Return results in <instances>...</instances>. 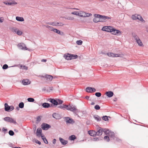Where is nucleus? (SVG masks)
Here are the masks:
<instances>
[{
    "instance_id": "obj_30",
    "label": "nucleus",
    "mask_w": 148,
    "mask_h": 148,
    "mask_svg": "<svg viewBox=\"0 0 148 148\" xmlns=\"http://www.w3.org/2000/svg\"><path fill=\"white\" fill-rule=\"evenodd\" d=\"M94 117L95 119L96 120L98 121H100L101 120V118L98 115H95L94 116Z\"/></svg>"
},
{
    "instance_id": "obj_51",
    "label": "nucleus",
    "mask_w": 148,
    "mask_h": 148,
    "mask_svg": "<svg viewBox=\"0 0 148 148\" xmlns=\"http://www.w3.org/2000/svg\"><path fill=\"white\" fill-rule=\"evenodd\" d=\"M8 68V65L6 64H4L3 67H2V68L4 69H7Z\"/></svg>"
},
{
    "instance_id": "obj_46",
    "label": "nucleus",
    "mask_w": 148,
    "mask_h": 148,
    "mask_svg": "<svg viewBox=\"0 0 148 148\" xmlns=\"http://www.w3.org/2000/svg\"><path fill=\"white\" fill-rule=\"evenodd\" d=\"M48 24L53 26H56V22L48 23Z\"/></svg>"
},
{
    "instance_id": "obj_53",
    "label": "nucleus",
    "mask_w": 148,
    "mask_h": 148,
    "mask_svg": "<svg viewBox=\"0 0 148 148\" xmlns=\"http://www.w3.org/2000/svg\"><path fill=\"white\" fill-rule=\"evenodd\" d=\"M41 120L40 117V116H38L37 118L36 121L38 122H39Z\"/></svg>"
},
{
    "instance_id": "obj_62",
    "label": "nucleus",
    "mask_w": 148,
    "mask_h": 148,
    "mask_svg": "<svg viewBox=\"0 0 148 148\" xmlns=\"http://www.w3.org/2000/svg\"><path fill=\"white\" fill-rule=\"evenodd\" d=\"M117 100V99L116 98H114L113 99V100L114 101H116Z\"/></svg>"
},
{
    "instance_id": "obj_45",
    "label": "nucleus",
    "mask_w": 148,
    "mask_h": 148,
    "mask_svg": "<svg viewBox=\"0 0 148 148\" xmlns=\"http://www.w3.org/2000/svg\"><path fill=\"white\" fill-rule=\"evenodd\" d=\"M104 140H105L108 142L110 140L109 137H108L107 136H105L104 138Z\"/></svg>"
},
{
    "instance_id": "obj_17",
    "label": "nucleus",
    "mask_w": 148,
    "mask_h": 148,
    "mask_svg": "<svg viewBox=\"0 0 148 148\" xmlns=\"http://www.w3.org/2000/svg\"><path fill=\"white\" fill-rule=\"evenodd\" d=\"M42 130L40 128L37 129L36 132V134L37 136H40L42 134Z\"/></svg>"
},
{
    "instance_id": "obj_9",
    "label": "nucleus",
    "mask_w": 148,
    "mask_h": 148,
    "mask_svg": "<svg viewBox=\"0 0 148 148\" xmlns=\"http://www.w3.org/2000/svg\"><path fill=\"white\" fill-rule=\"evenodd\" d=\"M86 91L89 93L93 92H95L96 89L94 88L88 87L86 88Z\"/></svg>"
},
{
    "instance_id": "obj_32",
    "label": "nucleus",
    "mask_w": 148,
    "mask_h": 148,
    "mask_svg": "<svg viewBox=\"0 0 148 148\" xmlns=\"http://www.w3.org/2000/svg\"><path fill=\"white\" fill-rule=\"evenodd\" d=\"M78 57L77 55H76L71 54V60L77 58Z\"/></svg>"
},
{
    "instance_id": "obj_1",
    "label": "nucleus",
    "mask_w": 148,
    "mask_h": 148,
    "mask_svg": "<svg viewBox=\"0 0 148 148\" xmlns=\"http://www.w3.org/2000/svg\"><path fill=\"white\" fill-rule=\"evenodd\" d=\"M60 108L64 110L65 109L67 110H69L73 112H75L77 110L75 106H72L70 105H62L60 106Z\"/></svg>"
},
{
    "instance_id": "obj_24",
    "label": "nucleus",
    "mask_w": 148,
    "mask_h": 148,
    "mask_svg": "<svg viewBox=\"0 0 148 148\" xmlns=\"http://www.w3.org/2000/svg\"><path fill=\"white\" fill-rule=\"evenodd\" d=\"M45 77L47 78V80L49 81H51L53 79L52 76L49 75H47Z\"/></svg>"
},
{
    "instance_id": "obj_10",
    "label": "nucleus",
    "mask_w": 148,
    "mask_h": 148,
    "mask_svg": "<svg viewBox=\"0 0 148 148\" xmlns=\"http://www.w3.org/2000/svg\"><path fill=\"white\" fill-rule=\"evenodd\" d=\"M65 119L66 123L73 124L75 122L72 119H70L68 117H65Z\"/></svg>"
},
{
    "instance_id": "obj_21",
    "label": "nucleus",
    "mask_w": 148,
    "mask_h": 148,
    "mask_svg": "<svg viewBox=\"0 0 148 148\" xmlns=\"http://www.w3.org/2000/svg\"><path fill=\"white\" fill-rule=\"evenodd\" d=\"M50 102L53 103V105H58V102L56 100L54 99H50Z\"/></svg>"
},
{
    "instance_id": "obj_52",
    "label": "nucleus",
    "mask_w": 148,
    "mask_h": 148,
    "mask_svg": "<svg viewBox=\"0 0 148 148\" xmlns=\"http://www.w3.org/2000/svg\"><path fill=\"white\" fill-rule=\"evenodd\" d=\"M100 140V137L98 138L97 137L94 138L93 139V140L94 141H98Z\"/></svg>"
},
{
    "instance_id": "obj_26",
    "label": "nucleus",
    "mask_w": 148,
    "mask_h": 148,
    "mask_svg": "<svg viewBox=\"0 0 148 148\" xmlns=\"http://www.w3.org/2000/svg\"><path fill=\"white\" fill-rule=\"evenodd\" d=\"M136 42L139 46H143V43L140 38L136 40Z\"/></svg>"
},
{
    "instance_id": "obj_59",
    "label": "nucleus",
    "mask_w": 148,
    "mask_h": 148,
    "mask_svg": "<svg viewBox=\"0 0 148 148\" xmlns=\"http://www.w3.org/2000/svg\"><path fill=\"white\" fill-rule=\"evenodd\" d=\"M54 29L53 27H51V26L50 27V28L49 29L51 31H53V29Z\"/></svg>"
},
{
    "instance_id": "obj_7",
    "label": "nucleus",
    "mask_w": 148,
    "mask_h": 148,
    "mask_svg": "<svg viewBox=\"0 0 148 148\" xmlns=\"http://www.w3.org/2000/svg\"><path fill=\"white\" fill-rule=\"evenodd\" d=\"M41 128L43 130H47L51 127L50 125L45 123L42 124L41 125Z\"/></svg>"
},
{
    "instance_id": "obj_48",
    "label": "nucleus",
    "mask_w": 148,
    "mask_h": 148,
    "mask_svg": "<svg viewBox=\"0 0 148 148\" xmlns=\"http://www.w3.org/2000/svg\"><path fill=\"white\" fill-rule=\"evenodd\" d=\"M23 33L22 32L21 30H18V31H17V32L16 33V34H17L19 35H21Z\"/></svg>"
},
{
    "instance_id": "obj_3",
    "label": "nucleus",
    "mask_w": 148,
    "mask_h": 148,
    "mask_svg": "<svg viewBox=\"0 0 148 148\" xmlns=\"http://www.w3.org/2000/svg\"><path fill=\"white\" fill-rule=\"evenodd\" d=\"M103 132L106 134H108V135L111 138H113L114 139H115L114 133V132H110V131L106 129H104L103 130Z\"/></svg>"
},
{
    "instance_id": "obj_11",
    "label": "nucleus",
    "mask_w": 148,
    "mask_h": 148,
    "mask_svg": "<svg viewBox=\"0 0 148 148\" xmlns=\"http://www.w3.org/2000/svg\"><path fill=\"white\" fill-rule=\"evenodd\" d=\"M108 55L109 57H121V55L118 54H114L112 53H108Z\"/></svg>"
},
{
    "instance_id": "obj_42",
    "label": "nucleus",
    "mask_w": 148,
    "mask_h": 148,
    "mask_svg": "<svg viewBox=\"0 0 148 148\" xmlns=\"http://www.w3.org/2000/svg\"><path fill=\"white\" fill-rule=\"evenodd\" d=\"M63 24L62 23H59L58 22H56V26H62L63 25Z\"/></svg>"
},
{
    "instance_id": "obj_61",
    "label": "nucleus",
    "mask_w": 148,
    "mask_h": 148,
    "mask_svg": "<svg viewBox=\"0 0 148 148\" xmlns=\"http://www.w3.org/2000/svg\"><path fill=\"white\" fill-rule=\"evenodd\" d=\"M58 101H59V103H58L59 104H62L63 102V101H62V100H58Z\"/></svg>"
},
{
    "instance_id": "obj_20",
    "label": "nucleus",
    "mask_w": 148,
    "mask_h": 148,
    "mask_svg": "<svg viewBox=\"0 0 148 148\" xmlns=\"http://www.w3.org/2000/svg\"><path fill=\"white\" fill-rule=\"evenodd\" d=\"M96 15H98V14H94V16H95V18L93 19V21L95 23H97L99 22H100V20L99 19V17H98Z\"/></svg>"
},
{
    "instance_id": "obj_27",
    "label": "nucleus",
    "mask_w": 148,
    "mask_h": 148,
    "mask_svg": "<svg viewBox=\"0 0 148 148\" xmlns=\"http://www.w3.org/2000/svg\"><path fill=\"white\" fill-rule=\"evenodd\" d=\"M9 122H10L11 123H14V124H16V121L14 119H13L12 118L10 117V119H9Z\"/></svg>"
},
{
    "instance_id": "obj_2",
    "label": "nucleus",
    "mask_w": 148,
    "mask_h": 148,
    "mask_svg": "<svg viewBox=\"0 0 148 148\" xmlns=\"http://www.w3.org/2000/svg\"><path fill=\"white\" fill-rule=\"evenodd\" d=\"M4 106L5 110L8 112H10L14 110V107L13 106H9L7 103H5V104Z\"/></svg>"
},
{
    "instance_id": "obj_60",
    "label": "nucleus",
    "mask_w": 148,
    "mask_h": 148,
    "mask_svg": "<svg viewBox=\"0 0 148 148\" xmlns=\"http://www.w3.org/2000/svg\"><path fill=\"white\" fill-rule=\"evenodd\" d=\"M40 136H41V138H42V139L43 140H45V138H46L45 137V136H44V135H42L41 134V135H40Z\"/></svg>"
},
{
    "instance_id": "obj_12",
    "label": "nucleus",
    "mask_w": 148,
    "mask_h": 148,
    "mask_svg": "<svg viewBox=\"0 0 148 148\" xmlns=\"http://www.w3.org/2000/svg\"><path fill=\"white\" fill-rule=\"evenodd\" d=\"M105 95L108 97H112L114 95L113 92L111 91L106 92Z\"/></svg>"
},
{
    "instance_id": "obj_18",
    "label": "nucleus",
    "mask_w": 148,
    "mask_h": 148,
    "mask_svg": "<svg viewBox=\"0 0 148 148\" xmlns=\"http://www.w3.org/2000/svg\"><path fill=\"white\" fill-rule=\"evenodd\" d=\"M64 58L67 60H71V54L69 53L65 54L64 56Z\"/></svg>"
},
{
    "instance_id": "obj_55",
    "label": "nucleus",
    "mask_w": 148,
    "mask_h": 148,
    "mask_svg": "<svg viewBox=\"0 0 148 148\" xmlns=\"http://www.w3.org/2000/svg\"><path fill=\"white\" fill-rule=\"evenodd\" d=\"M3 131L5 134L7 133V129H5L4 127H3Z\"/></svg>"
},
{
    "instance_id": "obj_5",
    "label": "nucleus",
    "mask_w": 148,
    "mask_h": 148,
    "mask_svg": "<svg viewBox=\"0 0 148 148\" xmlns=\"http://www.w3.org/2000/svg\"><path fill=\"white\" fill-rule=\"evenodd\" d=\"M113 28V27L110 26H105L103 27L102 30L104 31L111 32L112 31Z\"/></svg>"
},
{
    "instance_id": "obj_29",
    "label": "nucleus",
    "mask_w": 148,
    "mask_h": 148,
    "mask_svg": "<svg viewBox=\"0 0 148 148\" xmlns=\"http://www.w3.org/2000/svg\"><path fill=\"white\" fill-rule=\"evenodd\" d=\"M16 20L22 22L24 21V18L22 17L16 16Z\"/></svg>"
},
{
    "instance_id": "obj_35",
    "label": "nucleus",
    "mask_w": 148,
    "mask_h": 148,
    "mask_svg": "<svg viewBox=\"0 0 148 148\" xmlns=\"http://www.w3.org/2000/svg\"><path fill=\"white\" fill-rule=\"evenodd\" d=\"M83 42L81 40H77L76 42V44L79 45H81L82 43Z\"/></svg>"
},
{
    "instance_id": "obj_58",
    "label": "nucleus",
    "mask_w": 148,
    "mask_h": 148,
    "mask_svg": "<svg viewBox=\"0 0 148 148\" xmlns=\"http://www.w3.org/2000/svg\"><path fill=\"white\" fill-rule=\"evenodd\" d=\"M56 139H53L52 142L53 144H55L56 143Z\"/></svg>"
},
{
    "instance_id": "obj_33",
    "label": "nucleus",
    "mask_w": 148,
    "mask_h": 148,
    "mask_svg": "<svg viewBox=\"0 0 148 148\" xmlns=\"http://www.w3.org/2000/svg\"><path fill=\"white\" fill-rule=\"evenodd\" d=\"M53 116L54 118L56 119H59L58 116H59L58 114L56 113H53L52 115Z\"/></svg>"
},
{
    "instance_id": "obj_31",
    "label": "nucleus",
    "mask_w": 148,
    "mask_h": 148,
    "mask_svg": "<svg viewBox=\"0 0 148 148\" xmlns=\"http://www.w3.org/2000/svg\"><path fill=\"white\" fill-rule=\"evenodd\" d=\"M76 137L75 135H72L69 136V139L71 140H73L75 139Z\"/></svg>"
},
{
    "instance_id": "obj_41",
    "label": "nucleus",
    "mask_w": 148,
    "mask_h": 148,
    "mask_svg": "<svg viewBox=\"0 0 148 148\" xmlns=\"http://www.w3.org/2000/svg\"><path fill=\"white\" fill-rule=\"evenodd\" d=\"M71 14L75 15L77 16H78L79 15V12L77 11H74L71 12Z\"/></svg>"
},
{
    "instance_id": "obj_22",
    "label": "nucleus",
    "mask_w": 148,
    "mask_h": 148,
    "mask_svg": "<svg viewBox=\"0 0 148 148\" xmlns=\"http://www.w3.org/2000/svg\"><path fill=\"white\" fill-rule=\"evenodd\" d=\"M22 83L24 85H26L29 84L30 83L29 82V80L27 79H24L22 81Z\"/></svg>"
},
{
    "instance_id": "obj_6",
    "label": "nucleus",
    "mask_w": 148,
    "mask_h": 148,
    "mask_svg": "<svg viewBox=\"0 0 148 148\" xmlns=\"http://www.w3.org/2000/svg\"><path fill=\"white\" fill-rule=\"evenodd\" d=\"M18 47L20 49L24 50H28L29 49L27 48L25 45L23 43H19L18 45Z\"/></svg>"
},
{
    "instance_id": "obj_19",
    "label": "nucleus",
    "mask_w": 148,
    "mask_h": 148,
    "mask_svg": "<svg viewBox=\"0 0 148 148\" xmlns=\"http://www.w3.org/2000/svg\"><path fill=\"white\" fill-rule=\"evenodd\" d=\"M104 129H99L97 132H96V135L98 136L101 135L103 133V130Z\"/></svg>"
},
{
    "instance_id": "obj_34",
    "label": "nucleus",
    "mask_w": 148,
    "mask_h": 148,
    "mask_svg": "<svg viewBox=\"0 0 148 148\" xmlns=\"http://www.w3.org/2000/svg\"><path fill=\"white\" fill-rule=\"evenodd\" d=\"M18 106L19 108H22L24 107V104L23 102H21L18 105Z\"/></svg>"
},
{
    "instance_id": "obj_39",
    "label": "nucleus",
    "mask_w": 148,
    "mask_h": 148,
    "mask_svg": "<svg viewBox=\"0 0 148 148\" xmlns=\"http://www.w3.org/2000/svg\"><path fill=\"white\" fill-rule=\"evenodd\" d=\"M10 117H6L3 118L4 120L6 121L9 122Z\"/></svg>"
},
{
    "instance_id": "obj_25",
    "label": "nucleus",
    "mask_w": 148,
    "mask_h": 148,
    "mask_svg": "<svg viewBox=\"0 0 148 148\" xmlns=\"http://www.w3.org/2000/svg\"><path fill=\"white\" fill-rule=\"evenodd\" d=\"M42 106L44 108H48L51 107L50 104L49 103H43L42 104Z\"/></svg>"
},
{
    "instance_id": "obj_13",
    "label": "nucleus",
    "mask_w": 148,
    "mask_h": 148,
    "mask_svg": "<svg viewBox=\"0 0 148 148\" xmlns=\"http://www.w3.org/2000/svg\"><path fill=\"white\" fill-rule=\"evenodd\" d=\"M99 18H103V19L106 20V19L109 20L111 19L110 17L106 16H103L101 15H96Z\"/></svg>"
},
{
    "instance_id": "obj_16",
    "label": "nucleus",
    "mask_w": 148,
    "mask_h": 148,
    "mask_svg": "<svg viewBox=\"0 0 148 148\" xmlns=\"http://www.w3.org/2000/svg\"><path fill=\"white\" fill-rule=\"evenodd\" d=\"M59 140L62 144L63 145H65L68 143V141L63 139L60 138Z\"/></svg>"
},
{
    "instance_id": "obj_56",
    "label": "nucleus",
    "mask_w": 148,
    "mask_h": 148,
    "mask_svg": "<svg viewBox=\"0 0 148 148\" xmlns=\"http://www.w3.org/2000/svg\"><path fill=\"white\" fill-rule=\"evenodd\" d=\"M100 18L101 20L100 22H105L106 21V20L103 19L104 18Z\"/></svg>"
},
{
    "instance_id": "obj_38",
    "label": "nucleus",
    "mask_w": 148,
    "mask_h": 148,
    "mask_svg": "<svg viewBox=\"0 0 148 148\" xmlns=\"http://www.w3.org/2000/svg\"><path fill=\"white\" fill-rule=\"evenodd\" d=\"M9 134L11 136H13L14 134V132L12 130H10L9 132Z\"/></svg>"
},
{
    "instance_id": "obj_14",
    "label": "nucleus",
    "mask_w": 148,
    "mask_h": 148,
    "mask_svg": "<svg viewBox=\"0 0 148 148\" xmlns=\"http://www.w3.org/2000/svg\"><path fill=\"white\" fill-rule=\"evenodd\" d=\"M53 32L62 36L64 35V34L63 32L56 29H53Z\"/></svg>"
},
{
    "instance_id": "obj_47",
    "label": "nucleus",
    "mask_w": 148,
    "mask_h": 148,
    "mask_svg": "<svg viewBox=\"0 0 148 148\" xmlns=\"http://www.w3.org/2000/svg\"><path fill=\"white\" fill-rule=\"evenodd\" d=\"M94 108L96 110H99L100 109V107L99 105H97L95 106Z\"/></svg>"
},
{
    "instance_id": "obj_23",
    "label": "nucleus",
    "mask_w": 148,
    "mask_h": 148,
    "mask_svg": "<svg viewBox=\"0 0 148 148\" xmlns=\"http://www.w3.org/2000/svg\"><path fill=\"white\" fill-rule=\"evenodd\" d=\"M132 35L136 41L140 38L135 33H132Z\"/></svg>"
},
{
    "instance_id": "obj_50",
    "label": "nucleus",
    "mask_w": 148,
    "mask_h": 148,
    "mask_svg": "<svg viewBox=\"0 0 148 148\" xmlns=\"http://www.w3.org/2000/svg\"><path fill=\"white\" fill-rule=\"evenodd\" d=\"M18 30V29H17L16 28H13L12 30V32H15V33H16Z\"/></svg>"
},
{
    "instance_id": "obj_37",
    "label": "nucleus",
    "mask_w": 148,
    "mask_h": 148,
    "mask_svg": "<svg viewBox=\"0 0 148 148\" xmlns=\"http://www.w3.org/2000/svg\"><path fill=\"white\" fill-rule=\"evenodd\" d=\"M4 3L6 5H12V4H14V3L13 2H4Z\"/></svg>"
},
{
    "instance_id": "obj_54",
    "label": "nucleus",
    "mask_w": 148,
    "mask_h": 148,
    "mask_svg": "<svg viewBox=\"0 0 148 148\" xmlns=\"http://www.w3.org/2000/svg\"><path fill=\"white\" fill-rule=\"evenodd\" d=\"M4 21V18L3 17H0V22L1 23L3 22Z\"/></svg>"
},
{
    "instance_id": "obj_15",
    "label": "nucleus",
    "mask_w": 148,
    "mask_h": 148,
    "mask_svg": "<svg viewBox=\"0 0 148 148\" xmlns=\"http://www.w3.org/2000/svg\"><path fill=\"white\" fill-rule=\"evenodd\" d=\"M89 134L91 136H95L96 135V132L93 130H90L88 132Z\"/></svg>"
},
{
    "instance_id": "obj_44",
    "label": "nucleus",
    "mask_w": 148,
    "mask_h": 148,
    "mask_svg": "<svg viewBox=\"0 0 148 148\" xmlns=\"http://www.w3.org/2000/svg\"><path fill=\"white\" fill-rule=\"evenodd\" d=\"M95 95L97 97H99L101 96V94L99 92H97L95 93Z\"/></svg>"
},
{
    "instance_id": "obj_8",
    "label": "nucleus",
    "mask_w": 148,
    "mask_h": 148,
    "mask_svg": "<svg viewBox=\"0 0 148 148\" xmlns=\"http://www.w3.org/2000/svg\"><path fill=\"white\" fill-rule=\"evenodd\" d=\"M111 33L112 34L115 35H120L121 34V32L119 30L116 29L114 28Z\"/></svg>"
},
{
    "instance_id": "obj_64",
    "label": "nucleus",
    "mask_w": 148,
    "mask_h": 148,
    "mask_svg": "<svg viewBox=\"0 0 148 148\" xmlns=\"http://www.w3.org/2000/svg\"><path fill=\"white\" fill-rule=\"evenodd\" d=\"M36 143H38V144L39 145H41V143L40 142V141H38V140H37V141L36 142Z\"/></svg>"
},
{
    "instance_id": "obj_28",
    "label": "nucleus",
    "mask_w": 148,
    "mask_h": 148,
    "mask_svg": "<svg viewBox=\"0 0 148 148\" xmlns=\"http://www.w3.org/2000/svg\"><path fill=\"white\" fill-rule=\"evenodd\" d=\"M85 12L80 11L79 12L78 16L81 17H84Z\"/></svg>"
},
{
    "instance_id": "obj_49",
    "label": "nucleus",
    "mask_w": 148,
    "mask_h": 148,
    "mask_svg": "<svg viewBox=\"0 0 148 148\" xmlns=\"http://www.w3.org/2000/svg\"><path fill=\"white\" fill-rule=\"evenodd\" d=\"M102 119L103 120L105 121H106L108 120V117L106 116H103L102 117Z\"/></svg>"
},
{
    "instance_id": "obj_43",
    "label": "nucleus",
    "mask_w": 148,
    "mask_h": 148,
    "mask_svg": "<svg viewBox=\"0 0 148 148\" xmlns=\"http://www.w3.org/2000/svg\"><path fill=\"white\" fill-rule=\"evenodd\" d=\"M66 19L69 20H73L74 19V18L73 17H64V18Z\"/></svg>"
},
{
    "instance_id": "obj_4",
    "label": "nucleus",
    "mask_w": 148,
    "mask_h": 148,
    "mask_svg": "<svg viewBox=\"0 0 148 148\" xmlns=\"http://www.w3.org/2000/svg\"><path fill=\"white\" fill-rule=\"evenodd\" d=\"M132 18L134 20L138 19L142 21H145L142 16L140 15L135 14L132 16Z\"/></svg>"
},
{
    "instance_id": "obj_40",
    "label": "nucleus",
    "mask_w": 148,
    "mask_h": 148,
    "mask_svg": "<svg viewBox=\"0 0 148 148\" xmlns=\"http://www.w3.org/2000/svg\"><path fill=\"white\" fill-rule=\"evenodd\" d=\"M85 14H84V17H88L92 15V14L90 13H87L85 12Z\"/></svg>"
},
{
    "instance_id": "obj_57",
    "label": "nucleus",
    "mask_w": 148,
    "mask_h": 148,
    "mask_svg": "<svg viewBox=\"0 0 148 148\" xmlns=\"http://www.w3.org/2000/svg\"><path fill=\"white\" fill-rule=\"evenodd\" d=\"M43 141L46 144H47L48 143V142L46 138H45V140H44Z\"/></svg>"
},
{
    "instance_id": "obj_36",
    "label": "nucleus",
    "mask_w": 148,
    "mask_h": 148,
    "mask_svg": "<svg viewBox=\"0 0 148 148\" xmlns=\"http://www.w3.org/2000/svg\"><path fill=\"white\" fill-rule=\"evenodd\" d=\"M27 100L28 101L30 102H33L34 101V99L32 98H29L27 99Z\"/></svg>"
},
{
    "instance_id": "obj_63",
    "label": "nucleus",
    "mask_w": 148,
    "mask_h": 148,
    "mask_svg": "<svg viewBox=\"0 0 148 148\" xmlns=\"http://www.w3.org/2000/svg\"><path fill=\"white\" fill-rule=\"evenodd\" d=\"M46 61H47V60L45 59H43L41 60V62H46Z\"/></svg>"
}]
</instances>
